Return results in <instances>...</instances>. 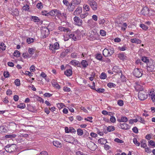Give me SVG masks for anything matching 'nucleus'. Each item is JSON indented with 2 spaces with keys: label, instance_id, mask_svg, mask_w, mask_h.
Masks as SVG:
<instances>
[{
  "label": "nucleus",
  "instance_id": "obj_19",
  "mask_svg": "<svg viewBox=\"0 0 155 155\" xmlns=\"http://www.w3.org/2000/svg\"><path fill=\"white\" fill-rule=\"evenodd\" d=\"M144 83L143 82L142 83H137V86L136 87V88H138L140 91H141V90L143 89V86L142 85H144Z\"/></svg>",
  "mask_w": 155,
  "mask_h": 155
},
{
  "label": "nucleus",
  "instance_id": "obj_45",
  "mask_svg": "<svg viewBox=\"0 0 155 155\" xmlns=\"http://www.w3.org/2000/svg\"><path fill=\"white\" fill-rule=\"evenodd\" d=\"M107 85L109 88H110L114 87L116 86L115 84L113 83H109L107 84Z\"/></svg>",
  "mask_w": 155,
  "mask_h": 155
},
{
  "label": "nucleus",
  "instance_id": "obj_64",
  "mask_svg": "<svg viewBox=\"0 0 155 155\" xmlns=\"http://www.w3.org/2000/svg\"><path fill=\"white\" fill-rule=\"evenodd\" d=\"M78 54L76 52H74L71 54V57L72 58H76L77 57Z\"/></svg>",
  "mask_w": 155,
  "mask_h": 155
},
{
  "label": "nucleus",
  "instance_id": "obj_11",
  "mask_svg": "<svg viewBox=\"0 0 155 155\" xmlns=\"http://www.w3.org/2000/svg\"><path fill=\"white\" fill-rule=\"evenodd\" d=\"M75 7V5L71 2L70 4L67 7V9L70 12L73 11L74 10Z\"/></svg>",
  "mask_w": 155,
  "mask_h": 155
},
{
  "label": "nucleus",
  "instance_id": "obj_63",
  "mask_svg": "<svg viewBox=\"0 0 155 155\" xmlns=\"http://www.w3.org/2000/svg\"><path fill=\"white\" fill-rule=\"evenodd\" d=\"M32 19L34 22H38L39 20L38 18L36 16L33 17Z\"/></svg>",
  "mask_w": 155,
  "mask_h": 155
},
{
  "label": "nucleus",
  "instance_id": "obj_53",
  "mask_svg": "<svg viewBox=\"0 0 155 155\" xmlns=\"http://www.w3.org/2000/svg\"><path fill=\"white\" fill-rule=\"evenodd\" d=\"M114 141L117 143H124V141L118 138H116L115 139Z\"/></svg>",
  "mask_w": 155,
  "mask_h": 155
},
{
  "label": "nucleus",
  "instance_id": "obj_2",
  "mask_svg": "<svg viewBox=\"0 0 155 155\" xmlns=\"http://www.w3.org/2000/svg\"><path fill=\"white\" fill-rule=\"evenodd\" d=\"M4 149L6 152L11 153L15 151L16 147L14 144H8L5 147Z\"/></svg>",
  "mask_w": 155,
  "mask_h": 155
},
{
  "label": "nucleus",
  "instance_id": "obj_14",
  "mask_svg": "<svg viewBox=\"0 0 155 155\" xmlns=\"http://www.w3.org/2000/svg\"><path fill=\"white\" fill-rule=\"evenodd\" d=\"M120 127L122 129L124 130L128 129L130 128L129 126L125 123L121 124Z\"/></svg>",
  "mask_w": 155,
  "mask_h": 155
},
{
  "label": "nucleus",
  "instance_id": "obj_5",
  "mask_svg": "<svg viewBox=\"0 0 155 155\" xmlns=\"http://www.w3.org/2000/svg\"><path fill=\"white\" fill-rule=\"evenodd\" d=\"M74 20L76 24L78 26H81L82 24V20L79 17L75 16L74 18Z\"/></svg>",
  "mask_w": 155,
  "mask_h": 155
},
{
  "label": "nucleus",
  "instance_id": "obj_62",
  "mask_svg": "<svg viewBox=\"0 0 155 155\" xmlns=\"http://www.w3.org/2000/svg\"><path fill=\"white\" fill-rule=\"evenodd\" d=\"M127 25L126 23H124L122 25V26L121 27V29L123 31H125V28L127 27Z\"/></svg>",
  "mask_w": 155,
  "mask_h": 155
},
{
  "label": "nucleus",
  "instance_id": "obj_46",
  "mask_svg": "<svg viewBox=\"0 0 155 155\" xmlns=\"http://www.w3.org/2000/svg\"><path fill=\"white\" fill-rule=\"evenodd\" d=\"M53 45L54 46V49L56 50L58 49L59 48V44L57 42L55 43L54 44H53Z\"/></svg>",
  "mask_w": 155,
  "mask_h": 155
},
{
  "label": "nucleus",
  "instance_id": "obj_1",
  "mask_svg": "<svg viewBox=\"0 0 155 155\" xmlns=\"http://www.w3.org/2000/svg\"><path fill=\"white\" fill-rule=\"evenodd\" d=\"M87 2L93 10L96 11L97 10L98 5L94 0H87Z\"/></svg>",
  "mask_w": 155,
  "mask_h": 155
},
{
  "label": "nucleus",
  "instance_id": "obj_16",
  "mask_svg": "<svg viewBox=\"0 0 155 155\" xmlns=\"http://www.w3.org/2000/svg\"><path fill=\"white\" fill-rule=\"evenodd\" d=\"M117 120L119 122H126L128 120V119L126 117L122 116L120 119H117Z\"/></svg>",
  "mask_w": 155,
  "mask_h": 155
},
{
  "label": "nucleus",
  "instance_id": "obj_21",
  "mask_svg": "<svg viewBox=\"0 0 155 155\" xmlns=\"http://www.w3.org/2000/svg\"><path fill=\"white\" fill-rule=\"evenodd\" d=\"M107 51L109 56H111L114 53V49L112 48H109Z\"/></svg>",
  "mask_w": 155,
  "mask_h": 155
},
{
  "label": "nucleus",
  "instance_id": "obj_20",
  "mask_svg": "<svg viewBox=\"0 0 155 155\" xmlns=\"http://www.w3.org/2000/svg\"><path fill=\"white\" fill-rule=\"evenodd\" d=\"M147 69L148 71H152L155 69V66L154 65H152L147 66Z\"/></svg>",
  "mask_w": 155,
  "mask_h": 155
},
{
  "label": "nucleus",
  "instance_id": "obj_6",
  "mask_svg": "<svg viewBox=\"0 0 155 155\" xmlns=\"http://www.w3.org/2000/svg\"><path fill=\"white\" fill-rule=\"evenodd\" d=\"M41 32L42 35H43V37L46 38L49 34V30L46 27L43 28L41 30Z\"/></svg>",
  "mask_w": 155,
  "mask_h": 155
},
{
  "label": "nucleus",
  "instance_id": "obj_48",
  "mask_svg": "<svg viewBox=\"0 0 155 155\" xmlns=\"http://www.w3.org/2000/svg\"><path fill=\"white\" fill-rule=\"evenodd\" d=\"M150 145L153 147H155V142L153 140H150L148 141Z\"/></svg>",
  "mask_w": 155,
  "mask_h": 155
},
{
  "label": "nucleus",
  "instance_id": "obj_18",
  "mask_svg": "<svg viewBox=\"0 0 155 155\" xmlns=\"http://www.w3.org/2000/svg\"><path fill=\"white\" fill-rule=\"evenodd\" d=\"M72 71L70 69L66 70L64 72L65 74L68 76H71L72 75Z\"/></svg>",
  "mask_w": 155,
  "mask_h": 155
},
{
  "label": "nucleus",
  "instance_id": "obj_42",
  "mask_svg": "<svg viewBox=\"0 0 155 155\" xmlns=\"http://www.w3.org/2000/svg\"><path fill=\"white\" fill-rule=\"evenodd\" d=\"M6 46L4 43H2L0 44V48L2 51H4L6 49Z\"/></svg>",
  "mask_w": 155,
  "mask_h": 155
},
{
  "label": "nucleus",
  "instance_id": "obj_50",
  "mask_svg": "<svg viewBox=\"0 0 155 155\" xmlns=\"http://www.w3.org/2000/svg\"><path fill=\"white\" fill-rule=\"evenodd\" d=\"M14 82L15 84L17 86H20V81L18 79H16L15 80Z\"/></svg>",
  "mask_w": 155,
  "mask_h": 155
},
{
  "label": "nucleus",
  "instance_id": "obj_28",
  "mask_svg": "<svg viewBox=\"0 0 155 155\" xmlns=\"http://www.w3.org/2000/svg\"><path fill=\"white\" fill-rule=\"evenodd\" d=\"M49 15L53 17L56 15L55 9L52 10L49 12Z\"/></svg>",
  "mask_w": 155,
  "mask_h": 155
},
{
  "label": "nucleus",
  "instance_id": "obj_7",
  "mask_svg": "<svg viewBox=\"0 0 155 155\" xmlns=\"http://www.w3.org/2000/svg\"><path fill=\"white\" fill-rule=\"evenodd\" d=\"M58 29L61 31L66 32L68 33L71 31V29L62 26H59L58 28Z\"/></svg>",
  "mask_w": 155,
  "mask_h": 155
},
{
  "label": "nucleus",
  "instance_id": "obj_15",
  "mask_svg": "<svg viewBox=\"0 0 155 155\" xmlns=\"http://www.w3.org/2000/svg\"><path fill=\"white\" fill-rule=\"evenodd\" d=\"M130 41L132 43H135L137 44H140L141 42V41L140 39L137 38H131L130 39Z\"/></svg>",
  "mask_w": 155,
  "mask_h": 155
},
{
  "label": "nucleus",
  "instance_id": "obj_26",
  "mask_svg": "<svg viewBox=\"0 0 155 155\" xmlns=\"http://www.w3.org/2000/svg\"><path fill=\"white\" fill-rule=\"evenodd\" d=\"M81 0H72L71 2L75 6L79 5L81 2Z\"/></svg>",
  "mask_w": 155,
  "mask_h": 155
},
{
  "label": "nucleus",
  "instance_id": "obj_40",
  "mask_svg": "<svg viewBox=\"0 0 155 155\" xmlns=\"http://www.w3.org/2000/svg\"><path fill=\"white\" fill-rule=\"evenodd\" d=\"M26 42L28 44H30L34 42V39L31 38H28L27 39Z\"/></svg>",
  "mask_w": 155,
  "mask_h": 155
},
{
  "label": "nucleus",
  "instance_id": "obj_17",
  "mask_svg": "<svg viewBox=\"0 0 155 155\" xmlns=\"http://www.w3.org/2000/svg\"><path fill=\"white\" fill-rule=\"evenodd\" d=\"M87 54V51L86 48H83V52L81 54V58H82L84 57H85Z\"/></svg>",
  "mask_w": 155,
  "mask_h": 155
},
{
  "label": "nucleus",
  "instance_id": "obj_56",
  "mask_svg": "<svg viewBox=\"0 0 155 155\" xmlns=\"http://www.w3.org/2000/svg\"><path fill=\"white\" fill-rule=\"evenodd\" d=\"M100 34L101 36H105L106 35V31L103 30H101L100 31Z\"/></svg>",
  "mask_w": 155,
  "mask_h": 155
},
{
  "label": "nucleus",
  "instance_id": "obj_47",
  "mask_svg": "<svg viewBox=\"0 0 155 155\" xmlns=\"http://www.w3.org/2000/svg\"><path fill=\"white\" fill-rule=\"evenodd\" d=\"M96 58L99 61H101L102 60V57L101 54H97L96 56Z\"/></svg>",
  "mask_w": 155,
  "mask_h": 155
},
{
  "label": "nucleus",
  "instance_id": "obj_55",
  "mask_svg": "<svg viewBox=\"0 0 155 155\" xmlns=\"http://www.w3.org/2000/svg\"><path fill=\"white\" fill-rule=\"evenodd\" d=\"M133 132L136 133L137 134L138 132V129L136 127H134L132 129Z\"/></svg>",
  "mask_w": 155,
  "mask_h": 155
},
{
  "label": "nucleus",
  "instance_id": "obj_32",
  "mask_svg": "<svg viewBox=\"0 0 155 155\" xmlns=\"http://www.w3.org/2000/svg\"><path fill=\"white\" fill-rule=\"evenodd\" d=\"M16 136V135L15 134L6 135L5 136V138H15Z\"/></svg>",
  "mask_w": 155,
  "mask_h": 155
},
{
  "label": "nucleus",
  "instance_id": "obj_23",
  "mask_svg": "<svg viewBox=\"0 0 155 155\" xmlns=\"http://www.w3.org/2000/svg\"><path fill=\"white\" fill-rule=\"evenodd\" d=\"M7 130L6 128L4 126H0V133H5L7 132Z\"/></svg>",
  "mask_w": 155,
  "mask_h": 155
},
{
  "label": "nucleus",
  "instance_id": "obj_9",
  "mask_svg": "<svg viewBox=\"0 0 155 155\" xmlns=\"http://www.w3.org/2000/svg\"><path fill=\"white\" fill-rule=\"evenodd\" d=\"M19 108L21 109H24L25 107H18ZM26 109H27L29 111L32 112H36L38 109L37 107H25Z\"/></svg>",
  "mask_w": 155,
  "mask_h": 155
},
{
  "label": "nucleus",
  "instance_id": "obj_3",
  "mask_svg": "<svg viewBox=\"0 0 155 155\" xmlns=\"http://www.w3.org/2000/svg\"><path fill=\"white\" fill-rule=\"evenodd\" d=\"M138 97L140 100L143 101L147 98V95L145 92L141 91L138 93Z\"/></svg>",
  "mask_w": 155,
  "mask_h": 155
},
{
  "label": "nucleus",
  "instance_id": "obj_61",
  "mask_svg": "<svg viewBox=\"0 0 155 155\" xmlns=\"http://www.w3.org/2000/svg\"><path fill=\"white\" fill-rule=\"evenodd\" d=\"M4 76L6 78H8L9 76V73L8 71H5L4 73Z\"/></svg>",
  "mask_w": 155,
  "mask_h": 155
},
{
  "label": "nucleus",
  "instance_id": "obj_34",
  "mask_svg": "<svg viewBox=\"0 0 155 155\" xmlns=\"http://www.w3.org/2000/svg\"><path fill=\"white\" fill-rule=\"evenodd\" d=\"M141 60L145 63H147L149 61V59L147 58L145 56L142 57L141 58Z\"/></svg>",
  "mask_w": 155,
  "mask_h": 155
},
{
  "label": "nucleus",
  "instance_id": "obj_39",
  "mask_svg": "<svg viewBox=\"0 0 155 155\" xmlns=\"http://www.w3.org/2000/svg\"><path fill=\"white\" fill-rule=\"evenodd\" d=\"M140 27L142 28L143 30H147L148 29V27L143 24H141L140 25Z\"/></svg>",
  "mask_w": 155,
  "mask_h": 155
},
{
  "label": "nucleus",
  "instance_id": "obj_10",
  "mask_svg": "<svg viewBox=\"0 0 155 155\" xmlns=\"http://www.w3.org/2000/svg\"><path fill=\"white\" fill-rule=\"evenodd\" d=\"M53 145L58 148H61L62 146V144L58 140H54L53 142Z\"/></svg>",
  "mask_w": 155,
  "mask_h": 155
},
{
  "label": "nucleus",
  "instance_id": "obj_52",
  "mask_svg": "<svg viewBox=\"0 0 155 155\" xmlns=\"http://www.w3.org/2000/svg\"><path fill=\"white\" fill-rule=\"evenodd\" d=\"M63 2L64 5L67 7H68L70 3V2H69L67 0H63Z\"/></svg>",
  "mask_w": 155,
  "mask_h": 155
},
{
  "label": "nucleus",
  "instance_id": "obj_51",
  "mask_svg": "<svg viewBox=\"0 0 155 155\" xmlns=\"http://www.w3.org/2000/svg\"><path fill=\"white\" fill-rule=\"evenodd\" d=\"M36 7L38 9H41L43 7L42 3L40 2L38 3L36 5Z\"/></svg>",
  "mask_w": 155,
  "mask_h": 155
},
{
  "label": "nucleus",
  "instance_id": "obj_36",
  "mask_svg": "<svg viewBox=\"0 0 155 155\" xmlns=\"http://www.w3.org/2000/svg\"><path fill=\"white\" fill-rule=\"evenodd\" d=\"M107 77L106 74L104 72L102 73L100 76V78L102 79H106Z\"/></svg>",
  "mask_w": 155,
  "mask_h": 155
},
{
  "label": "nucleus",
  "instance_id": "obj_57",
  "mask_svg": "<svg viewBox=\"0 0 155 155\" xmlns=\"http://www.w3.org/2000/svg\"><path fill=\"white\" fill-rule=\"evenodd\" d=\"M22 56L24 58H26L30 57L28 54L27 53H23L22 54Z\"/></svg>",
  "mask_w": 155,
  "mask_h": 155
},
{
  "label": "nucleus",
  "instance_id": "obj_54",
  "mask_svg": "<svg viewBox=\"0 0 155 155\" xmlns=\"http://www.w3.org/2000/svg\"><path fill=\"white\" fill-rule=\"evenodd\" d=\"M117 104L120 106H122L124 104L123 101L121 100H119L117 101Z\"/></svg>",
  "mask_w": 155,
  "mask_h": 155
},
{
  "label": "nucleus",
  "instance_id": "obj_37",
  "mask_svg": "<svg viewBox=\"0 0 155 155\" xmlns=\"http://www.w3.org/2000/svg\"><path fill=\"white\" fill-rule=\"evenodd\" d=\"M77 134L79 136H82L84 134L83 131L81 129H78L77 130Z\"/></svg>",
  "mask_w": 155,
  "mask_h": 155
},
{
  "label": "nucleus",
  "instance_id": "obj_12",
  "mask_svg": "<svg viewBox=\"0 0 155 155\" xmlns=\"http://www.w3.org/2000/svg\"><path fill=\"white\" fill-rule=\"evenodd\" d=\"M149 9L146 7L143 8L141 12L142 14L144 15H147L149 13Z\"/></svg>",
  "mask_w": 155,
  "mask_h": 155
},
{
  "label": "nucleus",
  "instance_id": "obj_44",
  "mask_svg": "<svg viewBox=\"0 0 155 155\" xmlns=\"http://www.w3.org/2000/svg\"><path fill=\"white\" fill-rule=\"evenodd\" d=\"M79 63V61H72L70 62L71 65L74 66L78 65Z\"/></svg>",
  "mask_w": 155,
  "mask_h": 155
},
{
  "label": "nucleus",
  "instance_id": "obj_59",
  "mask_svg": "<svg viewBox=\"0 0 155 155\" xmlns=\"http://www.w3.org/2000/svg\"><path fill=\"white\" fill-rule=\"evenodd\" d=\"M50 49L52 51L53 53H55V50L54 46H53V44H51L50 46Z\"/></svg>",
  "mask_w": 155,
  "mask_h": 155
},
{
  "label": "nucleus",
  "instance_id": "obj_8",
  "mask_svg": "<svg viewBox=\"0 0 155 155\" xmlns=\"http://www.w3.org/2000/svg\"><path fill=\"white\" fill-rule=\"evenodd\" d=\"M82 12V8L81 7H78L74 11V15H78Z\"/></svg>",
  "mask_w": 155,
  "mask_h": 155
},
{
  "label": "nucleus",
  "instance_id": "obj_58",
  "mask_svg": "<svg viewBox=\"0 0 155 155\" xmlns=\"http://www.w3.org/2000/svg\"><path fill=\"white\" fill-rule=\"evenodd\" d=\"M69 133H75L76 132V130L73 127H69Z\"/></svg>",
  "mask_w": 155,
  "mask_h": 155
},
{
  "label": "nucleus",
  "instance_id": "obj_60",
  "mask_svg": "<svg viewBox=\"0 0 155 155\" xmlns=\"http://www.w3.org/2000/svg\"><path fill=\"white\" fill-rule=\"evenodd\" d=\"M23 10L26 11L28 10L29 8V6L28 5H26L23 7Z\"/></svg>",
  "mask_w": 155,
  "mask_h": 155
},
{
  "label": "nucleus",
  "instance_id": "obj_22",
  "mask_svg": "<svg viewBox=\"0 0 155 155\" xmlns=\"http://www.w3.org/2000/svg\"><path fill=\"white\" fill-rule=\"evenodd\" d=\"M149 95L150 96L152 101L155 102V95L154 91H150L149 94Z\"/></svg>",
  "mask_w": 155,
  "mask_h": 155
},
{
  "label": "nucleus",
  "instance_id": "obj_13",
  "mask_svg": "<svg viewBox=\"0 0 155 155\" xmlns=\"http://www.w3.org/2000/svg\"><path fill=\"white\" fill-rule=\"evenodd\" d=\"M11 14L14 16H18L19 15V11L16 8L12 10Z\"/></svg>",
  "mask_w": 155,
  "mask_h": 155
},
{
  "label": "nucleus",
  "instance_id": "obj_4",
  "mask_svg": "<svg viewBox=\"0 0 155 155\" xmlns=\"http://www.w3.org/2000/svg\"><path fill=\"white\" fill-rule=\"evenodd\" d=\"M134 75L136 77L140 78L143 74V71L142 70L139 68H135L133 72Z\"/></svg>",
  "mask_w": 155,
  "mask_h": 155
},
{
  "label": "nucleus",
  "instance_id": "obj_35",
  "mask_svg": "<svg viewBox=\"0 0 155 155\" xmlns=\"http://www.w3.org/2000/svg\"><path fill=\"white\" fill-rule=\"evenodd\" d=\"M145 140H143L141 142V147H143L144 148H145V147L147 146V144L145 143Z\"/></svg>",
  "mask_w": 155,
  "mask_h": 155
},
{
  "label": "nucleus",
  "instance_id": "obj_30",
  "mask_svg": "<svg viewBox=\"0 0 155 155\" xmlns=\"http://www.w3.org/2000/svg\"><path fill=\"white\" fill-rule=\"evenodd\" d=\"M83 8L84 10H85L86 12H88L90 9L89 6L87 4H84L83 5Z\"/></svg>",
  "mask_w": 155,
  "mask_h": 155
},
{
  "label": "nucleus",
  "instance_id": "obj_31",
  "mask_svg": "<svg viewBox=\"0 0 155 155\" xmlns=\"http://www.w3.org/2000/svg\"><path fill=\"white\" fill-rule=\"evenodd\" d=\"M108 49L105 48L103 51V54L105 57H108Z\"/></svg>",
  "mask_w": 155,
  "mask_h": 155
},
{
  "label": "nucleus",
  "instance_id": "obj_27",
  "mask_svg": "<svg viewBox=\"0 0 155 155\" xmlns=\"http://www.w3.org/2000/svg\"><path fill=\"white\" fill-rule=\"evenodd\" d=\"M107 130L108 131L111 132L115 130V127L113 126H109L107 127Z\"/></svg>",
  "mask_w": 155,
  "mask_h": 155
},
{
  "label": "nucleus",
  "instance_id": "obj_29",
  "mask_svg": "<svg viewBox=\"0 0 155 155\" xmlns=\"http://www.w3.org/2000/svg\"><path fill=\"white\" fill-rule=\"evenodd\" d=\"M55 11L56 12V15L58 18L60 19V16L61 15V12L58 9H55Z\"/></svg>",
  "mask_w": 155,
  "mask_h": 155
},
{
  "label": "nucleus",
  "instance_id": "obj_41",
  "mask_svg": "<svg viewBox=\"0 0 155 155\" xmlns=\"http://www.w3.org/2000/svg\"><path fill=\"white\" fill-rule=\"evenodd\" d=\"M13 54L15 56L18 57L20 56V54L19 51L16 50L14 52Z\"/></svg>",
  "mask_w": 155,
  "mask_h": 155
},
{
  "label": "nucleus",
  "instance_id": "obj_43",
  "mask_svg": "<svg viewBox=\"0 0 155 155\" xmlns=\"http://www.w3.org/2000/svg\"><path fill=\"white\" fill-rule=\"evenodd\" d=\"M88 15V13L86 12L85 13L81 14L80 15V18L82 19L85 18Z\"/></svg>",
  "mask_w": 155,
  "mask_h": 155
},
{
  "label": "nucleus",
  "instance_id": "obj_49",
  "mask_svg": "<svg viewBox=\"0 0 155 155\" xmlns=\"http://www.w3.org/2000/svg\"><path fill=\"white\" fill-rule=\"evenodd\" d=\"M155 64L153 62V61L152 60H149V61L147 63V66L152 65H154Z\"/></svg>",
  "mask_w": 155,
  "mask_h": 155
},
{
  "label": "nucleus",
  "instance_id": "obj_24",
  "mask_svg": "<svg viewBox=\"0 0 155 155\" xmlns=\"http://www.w3.org/2000/svg\"><path fill=\"white\" fill-rule=\"evenodd\" d=\"M98 142V143H100L101 144H105L107 143L106 139L102 138L99 139Z\"/></svg>",
  "mask_w": 155,
  "mask_h": 155
},
{
  "label": "nucleus",
  "instance_id": "obj_38",
  "mask_svg": "<svg viewBox=\"0 0 155 155\" xmlns=\"http://www.w3.org/2000/svg\"><path fill=\"white\" fill-rule=\"evenodd\" d=\"M133 141L134 144L136 146H139L140 145V143L137 141V139L136 138H134L133 139Z\"/></svg>",
  "mask_w": 155,
  "mask_h": 155
},
{
  "label": "nucleus",
  "instance_id": "obj_33",
  "mask_svg": "<svg viewBox=\"0 0 155 155\" xmlns=\"http://www.w3.org/2000/svg\"><path fill=\"white\" fill-rule=\"evenodd\" d=\"M35 50V49L34 48H29L28 50V52L29 53L31 54H33L34 53V52Z\"/></svg>",
  "mask_w": 155,
  "mask_h": 155
},
{
  "label": "nucleus",
  "instance_id": "obj_25",
  "mask_svg": "<svg viewBox=\"0 0 155 155\" xmlns=\"http://www.w3.org/2000/svg\"><path fill=\"white\" fill-rule=\"evenodd\" d=\"M81 64L83 68H86L88 65L87 61L85 60H83L82 61Z\"/></svg>",
  "mask_w": 155,
  "mask_h": 155
}]
</instances>
